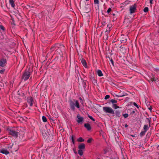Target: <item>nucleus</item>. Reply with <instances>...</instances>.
I'll return each instance as SVG.
<instances>
[{
  "mask_svg": "<svg viewBox=\"0 0 159 159\" xmlns=\"http://www.w3.org/2000/svg\"><path fill=\"white\" fill-rule=\"evenodd\" d=\"M111 25H107V28H109V27H110V28L111 27Z\"/></svg>",
  "mask_w": 159,
  "mask_h": 159,
  "instance_id": "nucleus-46",
  "label": "nucleus"
},
{
  "mask_svg": "<svg viewBox=\"0 0 159 159\" xmlns=\"http://www.w3.org/2000/svg\"><path fill=\"white\" fill-rule=\"evenodd\" d=\"M112 107L113 108H115V109H116L119 108V107L116 105V104H113Z\"/></svg>",
  "mask_w": 159,
  "mask_h": 159,
  "instance_id": "nucleus-29",
  "label": "nucleus"
},
{
  "mask_svg": "<svg viewBox=\"0 0 159 159\" xmlns=\"http://www.w3.org/2000/svg\"><path fill=\"white\" fill-rule=\"evenodd\" d=\"M42 119L43 122H46L47 121L46 118L44 116H42Z\"/></svg>",
  "mask_w": 159,
  "mask_h": 159,
  "instance_id": "nucleus-27",
  "label": "nucleus"
},
{
  "mask_svg": "<svg viewBox=\"0 0 159 159\" xmlns=\"http://www.w3.org/2000/svg\"><path fill=\"white\" fill-rule=\"evenodd\" d=\"M133 104L134 106L136 107L137 108H139V106L135 102H133Z\"/></svg>",
  "mask_w": 159,
  "mask_h": 159,
  "instance_id": "nucleus-40",
  "label": "nucleus"
},
{
  "mask_svg": "<svg viewBox=\"0 0 159 159\" xmlns=\"http://www.w3.org/2000/svg\"><path fill=\"white\" fill-rule=\"evenodd\" d=\"M148 11V7H146L143 9V11L144 12H147Z\"/></svg>",
  "mask_w": 159,
  "mask_h": 159,
  "instance_id": "nucleus-30",
  "label": "nucleus"
},
{
  "mask_svg": "<svg viewBox=\"0 0 159 159\" xmlns=\"http://www.w3.org/2000/svg\"><path fill=\"white\" fill-rule=\"evenodd\" d=\"M73 150L74 151V152L75 153H77V152L75 150L73 149Z\"/></svg>",
  "mask_w": 159,
  "mask_h": 159,
  "instance_id": "nucleus-51",
  "label": "nucleus"
},
{
  "mask_svg": "<svg viewBox=\"0 0 159 159\" xmlns=\"http://www.w3.org/2000/svg\"><path fill=\"white\" fill-rule=\"evenodd\" d=\"M85 5L84 6L83 3H82L81 4V3L80 4V6L82 5V7H84L86 9H88L89 8V4L88 3H86V2H85Z\"/></svg>",
  "mask_w": 159,
  "mask_h": 159,
  "instance_id": "nucleus-15",
  "label": "nucleus"
},
{
  "mask_svg": "<svg viewBox=\"0 0 159 159\" xmlns=\"http://www.w3.org/2000/svg\"><path fill=\"white\" fill-rule=\"evenodd\" d=\"M5 70V69H3L2 70H0V73L1 74H3L4 73Z\"/></svg>",
  "mask_w": 159,
  "mask_h": 159,
  "instance_id": "nucleus-41",
  "label": "nucleus"
},
{
  "mask_svg": "<svg viewBox=\"0 0 159 159\" xmlns=\"http://www.w3.org/2000/svg\"><path fill=\"white\" fill-rule=\"evenodd\" d=\"M9 134L13 137H17L18 136V132L13 129H8Z\"/></svg>",
  "mask_w": 159,
  "mask_h": 159,
  "instance_id": "nucleus-5",
  "label": "nucleus"
},
{
  "mask_svg": "<svg viewBox=\"0 0 159 159\" xmlns=\"http://www.w3.org/2000/svg\"><path fill=\"white\" fill-rule=\"evenodd\" d=\"M136 7L137 5L136 4H134V5L130 6L129 11L130 14L134 13L137 10Z\"/></svg>",
  "mask_w": 159,
  "mask_h": 159,
  "instance_id": "nucleus-4",
  "label": "nucleus"
},
{
  "mask_svg": "<svg viewBox=\"0 0 159 159\" xmlns=\"http://www.w3.org/2000/svg\"><path fill=\"white\" fill-rule=\"evenodd\" d=\"M88 117L89 118H90V119H91L93 121H95V119L91 116L89 115L88 116Z\"/></svg>",
  "mask_w": 159,
  "mask_h": 159,
  "instance_id": "nucleus-32",
  "label": "nucleus"
},
{
  "mask_svg": "<svg viewBox=\"0 0 159 159\" xmlns=\"http://www.w3.org/2000/svg\"><path fill=\"white\" fill-rule=\"evenodd\" d=\"M94 3L95 5V7L97 10L99 9V0H94Z\"/></svg>",
  "mask_w": 159,
  "mask_h": 159,
  "instance_id": "nucleus-11",
  "label": "nucleus"
},
{
  "mask_svg": "<svg viewBox=\"0 0 159 159\" xmlns=\"http://www.w3.org/2000/svg\"><path fill=\"white\" fill-rule=\"evenodd\" d=\"M150 106L149 105H147V107H148H148H149V106Z\"/></svg>",
  "mask_w": 159,
  "mask_h": 159,
  "instance_id": "nucleus-53",
  "label": "nucleus"
},
{
  "mask_svg": "<svg viewBox=\"0 0 159 159\" xmlns=\"http://www.w3.org/2000/svg\"><path fill=\"white\" fill-rule=\"evenodd\" d=\"M135 111L134 110L131 112L130 115H131L132 116L134 117L135 116Z\"/></svg>",
  "mask_w": 159,
  "mask_h": 159,
  "instance_id": "nucleus-20",
  "label": "nucleus"
},
{
  "mask_svg": "<svg viewBox=\"0 0 159 159\" xmlns=\"http://www.w3.org/2000/svg\"><path fill=\"white\" fill-rule=\"evenodd\" d=\"M103 110L107 113H109L115 116V111L113 109L109 107H103Z\"/></svg>",
  "mask_w": 159,
  "mask_h": 159,
  "instance_id": "nucleus-3",
  "label": "nucleus"
},
{
  "mask_svg": "<svg viewBox=\"0 0 159 159\" xmlns=\"http://www.w3.org/2000/svg\"><path fill=\"white\" fill-rule=\"evenodd\" d=\"M79 99L80 100H82V98H81V97H80L79 98Z\"/></svg>",
  "mask_w": 159,
  "mask_h": 159,
  "instance_id": "nucleus-52",
  "label": "nucleus"
},
{
  "mask_svg": "<svg viewBox=\"0 0 159 159\" xmlns=\"http://www.w3.org/2000/svg\"><path fill=\"white\" fill-rule=\"evenodd\" d=\"M86 80H84L83 81V86L84 87H85V86L86 85Z\"/></svg>",
  "mask_w": 159,
  "mask_h": 159,
  "instance_id": "nucleus-42",
  "label": "nucleus"
},
{
  "mask_svg": "<svg viewBox=\"0 0 159 159\" xmlns=\"http://www.w3.org/2000/svg\"><path fill=\"white\" fill-rule=\"evenodd\" d=\"M7 64V60L3 58L0 60V66L3 67Z\"/></svg>",
  "mask_w": 159,
  "mask_h": 159,
  "instance_id": "nucleus-7",
  "label": "nucleus"
},
{
  "mask_svg": "<svg viewBox=\"0 0 159 159\" xmlns=\"http://www.w3.org/2000/svg\"><path fill=\"white\" fill-rule=\"evenodd\" d=\"M153 0H150V4H152V1Z\"/></svg>",
  "mask_w": 159,
  "mask_h": 159,
  "instance_id": "nucleus-47",
  "label": "nucleus"
},
{
  "mask_svg": "<svg viewBox=\"0 0 159 159\" xmlns=\"http://www.w3.org/2000/svg\"><path fill=\"white\" fill-rule=\"evenodd\" d=\"M102 24L103 26H104L106 24V21L105 19H103L102 21Z\"/></svg>",
  "mask_w": 159,
  "mask_h": 159,
  "instance_id": "nucleus-19",
  "label": "nucleus"
},
{
  "mask_svg": "<svg viewBox=\"0 0 159 159\" xmlns=\"http://www.w3.org/2000/svg\"><path fill=\"white\" fill-rule=\"evenodd\" d=\"M120 48L121 49H124V48L122 46H120Z\"/></svg>",
  "mask_w": 159,
  "mask_h": 159,
  "instance_id": "nucleus-50",
  "label": "nucleus"
},
{
  "mask_svg": "<svg viewBox=\"0 0 159 159\" xmlns=\"http://www.w3.org/2000/svg\"><path fill=\"white\" fill-rule=\"evenodd\" d=\"M148 109L151 111L152 110V107L151 106H149V107H148Z\"/></svg>",
  "mask_w": 159,
  "mask_h": 159,
  "instance_id": "nucleus-45",
  "label": "nucleus"
},
{
  "mask_svg": "<svg viewBox=\"0 0 159 159\" xmlns=\"http://www.w3.org/2000/svg\"><path fill=\"white\" fill-rule=\"evenodd\" d=\"M78 154L82 156L83 155V151L81 149H79V150L78 151Z\"/></svg>",
  "mask_w": 159,
  "mask_h": 159,
  "instance_id": "nucleus-25",
  "label": "nucleus"
},
{
  "mask_svg": "<svg viewBox=\"0 0 159 159\" xmlns=\"http://www.w3.org/2000/svg\"><path fill=\"white\" fill-rule=\"evenodd\" d=\"M158 147H159V145H158L157 147V148H158Z\"/></svg>",
  "mask_w": 159,
  "mask_h": 159,
  "instance_id": "nucleus-56",
  "label": "nucleus"
},
{
  "mask_svg": "<svg viewBox=\"0 0 159 159\" xmlns=\"http://www.w3.org/2000/svg\"><path fill=\"white\" fill-rule=\"evenodd\" d=\"M81 61L84 66L86 68H87L88 66L86 61L84 59L82 58L81 59Z\"/></svg>",
  "mask_w": 159,
  "mask_h": 159,
  "instance_id": "nucleus-10",
  "label": "nucleus"
},
{
  "mask_svg": "<svg viewBox=\"0 0 159 159\" xmlns=\"http://www.w3.org/2000/svg\"><path fill=\"white\" fill-rule=\"evenodd\" d=\"M79 149L84 150L85 148V145L83 143H81L78 146Z\"/></svg>",
  "mask_w": 159,
  "mask_h": 159,
  "instance_id": "nucleus-13",
  "label": "nucleus"
},
{
  "mask_svg": "<svg viewBox=\"0 0 159 159\" xmlns=\"http://www.w3.org/2000/svg\"><path fill=\"white\" fill-rule=\"evenodd\" d=\"M143 129L144 131H146V132L148 129V125H144L143 127Z\"/></svg>",
  "mask_w": 159,
  "mask_h": 159,
  "instance_id": "nucleus-26",
  "label": "nucleus"
},
{
  "mask_svg": "<svg viewBox=\"0 0 159 159\" xmlns=\"http://www.w3.org/2000/svg\"><path fill=\"white\" fill-rule=\"evenodd\" d=\"M125 95V94H123V95H116V96L117 97H123V96H124L125 95Z\"/></svg>",
  "mask_w": 159,
  "mask_h": 159,
  "instance_id": "nucleus-43",
  "label": "nucleus"
},
{
  "mask_svg": "<svg viewBox=\"0 0 159 159\" xmlns=\"http://www.w3.org/2000/svg\"><path fill=\"white\" fill-rule=\"evenodd\" d=\"M110 32V27H109V28H107V29L105 32V33L106 34H109Z\"/></svg>",
  "mask_w": 159,
  "mask_h": 159,
  "instance_id": "nucleus-28",
  "label": "nucleus"
},
{
  "mask_svg": "<svg viewBox=\"0 0 159 159\" xmlns=\"http://www.w3.org/2000/svg\"><path fill=\"white\" fill-rule=\"evenodd\" d=\"M110 96L109 95H107L105 96L104 99L106 100L107 99L110 98Z\"/></svg>",
  "mask_w": 159,
  "mask_h": 159,
  "instance_id": "nucleus-34",
  "label": "nucleus"
},
{
  "mask_svg": "<svg viewBox=\"0 0 159 159\" xmlns=\"http://www.w3.org/2000/svg\"><path fill=\"white\" fill-rule=\"evenodd\" d=\"M110 102L112 103L113 105V104H115V103H116L117 102V101L114 99H111L110 100Z\"/></svg>",
  "mask_w": 159,
  "mask_h": 159,
  "instance_id": "nucleus-22",
  "label": "nucleus"
},
{
  "mask_svg": "<svg viewBox=\"0 0 159 159\" xmlns=\"http://www.w3.org/2000/svg\"><path fill=\"white\" fill-rule=\"evenodd\" d=\"M10 4L11 5L12 7H14L15 6V4L14 2V0H9V1Z\"/></svg>",
  "mask_w": 159,
  "mask_h": 159,
  "instance_id": "nucleus-16",
  "label": "nucleus"
},
{
  "mask_svg": "<svg viewBox=\"0 0 159 159\" xmlns=\"http://www.w3.org/2000/svg\"><path fill=\"white\" fill-rule=\"evenodd\" d=\"M55 47V46H53L51 47V49L52 51H53L54 50V48Z\"/></svg>",
  "mask_w": 159,
  "mask_h": 159,
  "instance_id": "nucleus-44",
  "label": "nucleus"
},
{
  "mask_svg": "<svg viewBox=\"0 0 159 159\" xmlns=\"http://www.w3.org/2000/svg\"><path fill=\"white\" fill-rule=\"evenodd\" d=\"M112 15H113V16H115V14H114V13H113V14H112Z\"/></svg>",
  "mask_w": 159,
  "mask_h": 159,
  "instance_id": "nucleus-54",
  "label": "nucleus"
},
{
  "mask_svg": "<svg viewBox=\"0 0 159 159\" xmlns=\"http://www.w3.org/2000/svg\"><path fill=\"white\" fill-rule=\"evenodd\" d=\"M151 80L152 81H155V82L157 81L158 82L157 80L155 78H153L151 79Z\"/></svg>",
  "mask_w": 159,
  "mask_h": 159,
  "instance_id": "nucleus-35",
  "label": "nucleus"
},
{
  "mask_svg": "<svg viewBox=\"0 0 159 159\" xmlns=\"http://www.w3.org/2000/svg\"><path fill=\"white\" fill-rule=\"evenodd\" d=\"M123 116L125 118H126L128 117L129 116L128 114L127 113H125L123 114Z\"/></svg>",
  "mask_w": 159,
  "mask_h": 159,
  "instance_id": "nucleus-37",
  "label": "nucleus"
},
{
  "mask_svg": "<svg viewBox=\"0 0 159 159\" xmlns=\"http://www.w3.org/2000/svg\"><path fill=\"white\" fill-rule=\"evenodd\" d=\"M69 104L70 109L73 111L75 110V106L78 108L80 107L79 102L75 99L70 100L69 101Z\"/></svg>",
  "mask_w": 159,
  "mask_h": 159,
  "instance_id": "nucleus-1",
  "label": "nucleus"
},
{
  "mask_svg": "<svg viewBox=\"0 0 159 159\" xmlns=\"http://www.w3.org/2000/svg\"><path fill=\"white\" fill-rule=\"evenodd\" d=\"M27 101L28 104H29L30 107L33 106L34 102L32 97H28L27 98Z\"/></svg>",
  "mask_w": 159,
  "mask_h": 159,
  "instance_id": "nucleus-6",
  "label": "nucleus"
},
{
  "mask_svg": "<svg viewBox=\"0 0 159 159\" xmlns=\"http://www.w3.org/2000/svg\"><path fill=\"white\" fill-rule=\"evenodd\" d=\"M75 138V136L74 135H72L71 137V139L72 142V143L73 144H75V141L74 138Z\"/></svg>",
  "mask_w": 159,
  "mask_h": 159,
  "instance_id": "nucleus-31",
  "label": "nucleus"
},
{
  "mask_svg": "<svg viewBox=\"0 0 159 159\" xmlns=\"http://www.w3.org/2000/svg\"><path fill=\"white\" fill-rule=\"evenodd\" d=\"M0 30H2L3 31H4L5 30V28L4 27L1 25H0Z\"/></svg>",
  "mask_w": 159,
  "mask_h": 159,
  "instance_id": "nucleus-33",
  "label": "nucleus"
},
{
  "mask_svg": "<svg viewBox=\"0 0 159 159\" xmlns=\"http://www.w3.org/2000/svg\"><path fill=\"white\" fill-rule=\"evenodd\" d=\"M110 61L113 66H114V61L111 58L110 59Z\"/></svg>",
  "mask_w": 159,
  "mask_h": 159,
  "instance_id": "nucleus-39",
  "label": "nucleus"
},
{
  "mask_svg": "<svg viewBox=\"0 0 159 159\" xmlns=\"http://www.w3.org/2000/svg\"><path fill=\"white\" fill-rule=\"evenodd\" d=\"M93 140V139H92V138H90V139H89L88 140H87V142L88 143H90Z\"/></svg>",
  "mask_w": 159,
  "mask_h": 159,
  "instance_id": "nucleus-36",
  "label": "nucleus"
},
{
  "mask_svg": "<svg viewBox=\"0 0 159 159\" xmlns=\"http://www.w3.org/2000/svg\"><path fill=\"white\" fill-rule=\"evenodd\" d=\"M40 131L42 133L43 136H45V135H46V133L47 132V130L45 129H40Z\"/></svg>",
  "mask_w": 159,
  "mask_h": 159,
  "instance_id": "nucleus-17",
  "label": "nucleus"
},
{
  "mask_svg": "<svg viewBox=\"0 0 159 159\" xmlns=\"http://www.w3.org/2000/svg\"><path fill=\"white\" fill-rule=\"evenodd\" d=\"M120 111L118 110H116L115 112V115L117 117H120Z\"/></svg>",
  "mask_w": 159,
  "mask_h": 159,
  "instance_id": "nucleus-14",
  "label": "nucleus"
},
{
  "mask_svg": "<svg viewBox=\"0 0 159 159\" xmlns=\"http://www.w3.org/2000/svg\"><path fill=\"white\" fill-rule=\"evenodd\" d=\"M31 72L32 70L30 68L26 70L22 75V79L25 81L27 80L30 77Z\"/></svg>",
  "mask_w": 159,
  "mask_h": 159,
  "instance_id": "nucleus-2",
  "label": "nucleus"
},
{
  "mask_svg": "<svg viewBox=\"0 0 159 159\" xmlns=\"http://www.w3.org/2000/svg\"><path fill=\"white\" fill-rule=\"evenodd\" d=\"M93 80H95V78H94L93 77Z\"/></svg>",
  "mask_w": 159,
  "mask_h": 159,
  "instance_id": "nucleus-55",
  "label": "nucleus"
},
{
  "mask_svg": "<svg viewBox=\"0 0 159 159\" xmlns=\"http://www.w3.org/2000/svg\"><path fill=\"white\" fill-rule=\"evenodd\" d=\"M97 74L98 76L100 77L102 76L103 75V74L102 72V71L99 70H98Z\"/></svg>",
  "mask_w": 159,
  "mask_h": 159,
  "instance_id": "nucleus-18",
  "label": "nucleus"
},
{
  "mask_svg": "<svg viewBox=\"0 0 159 159\" xmlns=\"http://www.w3.org/2000/svg\"><path fill=\"white\" fill-rule=\"evenodd\" d=\"M77 117L78 118V120H77L76 121L78 123H82L84 121L83 118L81 117L79 114L77 115Z\"/></svg>",
  "mask_w": 159,
  "mask_h": 159,
  "instance_id": "nucleus-9",
  "label": "nucleus"
},
{
  "mask_svg": "<svg viewBox=\"0 0 159 159\" xmlns=\"http://www.w3.org/2000/svg\"><path fill=\"white\" fill-rule=\"evenodd\" d=\"M128 125H127V124H125V128H127V127H128Z\"/></svg>",
  "mask_w": 159,
  "mask_h": 159,
  "instance_id": "nucleus-48",
  "label": "nucleus"
},
{
  "mask_svg": "<svg viewBox=\"0 0 159 159\" xmlns=\"http://www.w3.org/2000/svg\"><path fill=\"white\" fill-rule=\"evenodd\" d=\"M146 132V131H144L141 132L140 134V136H144Z\"/></svg>",
  "mask_w": 159,
  "mask_h": 159,
  "instance_id": "nucleus-24",
  "label": "nucleus"
},
{
  "mask_svg": "<svg viewBox=\"0 0 159 159\" xmlns=\"http://www.w3.org/2000/svg\"><path fill=\"white\" fill-rule=\"evenodd\" d=\"M103 38L104 39L106 40H107L108 38V34L105 33V34L104 35Z\"/></svg>",
  "mask_w": 159,
  "mask_h": 159,
  "instance_id": "nucleus-21",
  "label": "nucleus"
},
{
  "mask_svg": "<svg viewBox=\"0 0 159 159\" xmlns=\"http://www.w3.org/2000/svg\"><path fill=\"white\" fill-rule=\"evenodd\" d=\"M0 152L6 155L9 153V152L6 149L2 148L0 149Z\"/></svg>",
  "mask_w": 159,
  "mask_h": 159,
  "instance_id": "nucleus-8",
  "label": "nucleus"
},
{
  "mask_svg": "<svg viewBox=\"0 0 159 159\" xmlns=\"http://www.w3.org/2000/svg\"><path fill=\"white\" fill-rule=\"evenodd\" d=\"M106 58H109V59L110 60V59L111 58H110V57L109 56L108 57L106 56Z\"/></svg>",
  "mask_w": 159,
  "mask_h": 159,
  "instance_id": "nucleus-49",
  "label": "nucleus"
},
{
  "mask_svg": "<svg viewBox=\"0 0 159 159\" xmlns=\"http://www.w3.org/2000/svg\"><path fill=\"white\" fill-rule=\"evenodd\" d=\"M77 140L79 142H82L84 141V139H82L81 137H80L79 138L77 139Z\"/></svg>",
  "mask_w": 159,
  "mask_h": 159,
  "instance_id": "nucleus-23",
  "label": "nucleus"
},
{
  "mask_svg": "<svg viewBox=\"0 0 159 159\" xmlns=\"http://www.w3.org/2000/svg\"><path fill=\"white\" fill-rule=\"evenodd\" d=\"M84 127L87 129L89 131L91 129V127L90 125V124L89 123H85L84 124Z\"/></svg>",
  "mask_w": 159,
  "mask_h": 159,
  "instance_id": "nucleus-12",
  "label": "nucleus"
},
{
  "mask_svg": "<svg viewBox=\"0 0 159 159\" xmlns=\"http://www.w3.org/2000/svg\"><path fill=\"white\" fill-rule=\"evenodd\" d=\"M111 11V7H109L108 8L107 11V12L108 13H109V12H110Z\"/></svg>",
  "mask_w": 159,
  "mask_h": 159,
  "instance_id": "nucleus-38",
  "label": "nucleus"
}]
</instances>
